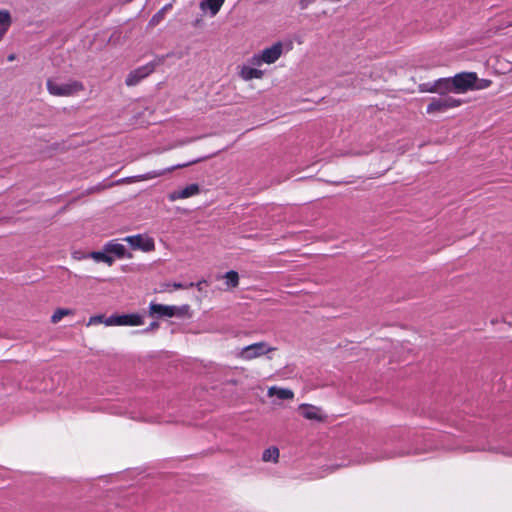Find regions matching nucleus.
I'll return each instance as SVG.
<instances>
[{
	"mask_svg": "<svg viewBox=\"0 0 512 512\" xmlns=\"http://www.w3.org/2000/svg\"><path fill=\"white\" fill-rule=\"evenodd\" d=\"M454 93L465 94L487 89L491 85L489 79L479 78L475 72H461L453 76Z\"/></svg>",
	"mask_w": 512,
	"mask_h": 512,
	"instance_id": "obj_1",
	"label": "nucleus"
},
{
	"mask_svg": "<svg viewBox=\"0 0 512 512\" xmlns=\"http://www.w3.org/2000/svg\"><path fill=\"white\" fill-rule=\"evenodd\" d=\"M236 70L238 77L245 82L261 80L267 74V70L254 55L246 62L238 65Z\"/></svg>",
	"mask_w": 512,
	"mask_h": 512,
	"instance_id": "obj_2",
	"label": "nucleus"
},
{
	"mask_svg": "<svg viewBox=\"0 0 512 512\" xmlns=\"http://www.w3.org/2000/svg\"><path fill=\"white\" fill-rule=\"evenodd\" d=\"M164 56H156L152 61L130 71L125 78V84L129 87L138 85L142 80L151 75L158 66L164 63Z\"/></svg>",
	"mask_w": 512,
	"mask_h": 512,
	"instance_id": "obj_3",
	"label": "nucleus"
},
{
	"mask_svg": "<svg viewBox=\"0 0 512 512\" xmlns=\"http://www.w3.org/2000/svg\"><path fill=\"white\" fill-rule=\"evenodd\" d=\"M47 88L50 94L59 96L85 92L83 85L75 80L50 79L47 81Z\"/></svg>",
	"mask_w": 512,
	"mask_h": 512,
	"instance_id": "obj_4",
	"label": "nucleus"
},
{
	"mask_svg": "<svg viewBox=\"0 0 512 512\" xmlns=\"http://www.w3.org/2000/svg\"><path fill=\"white\" fill-rule=\"evenodd\" d=\"M284 52L285 44L281 41H277L253 55L264 67L265 65H272L276 63L282 57Z\"/></svg>",
	"mask_w": 512,
	"mask_h": 512,
	"instance_id": "obj_5",
	"label": "nucleus"
},
{
	"mask_svg": "<svg viewBox=\"0 0 512 512\" xmlns=\"http://www.w3.org/2000/svg\"><path fill=\"white\" fill-rule=\"evenodd\" d=\"M273 350H275V348L269 346L268 343L261 341L245 346L241 349L237 356L242 360L250 361Z\"/></svg>",
	"mask_w": 512,
	"mask_h": 512,
	"instance_id": "obj_6",
	"label": "nucleus"
},
{
	"mask_svg": "<svg viewBox=\"0 0 512 512\" xmlns=\"http://www.w3.org/2000/svg\"><path fill=\"white\" fill-rule=\"evenodd\" d=\"M421 92L434 93V94H449L454 93L453 77L440 78L431 83L422 85Z\"/></svg>",
	"mask_w": 512,
	"mask_h": 512,
	"instance_id": "obj_7",
	"label": "nucleus"
},
{
	"mask_svg": "<svg viewBox=\"0 0 512 512\" xmlns=\"http://www.w3.org/2000/svg\"><path fill=\"white\" fill-rule=\"evenodd\" d=\"M123 240L127 242L134 250L150 252L155 249L153 238L144 236L142 234L127 236Z\"/></svg>",
	"mask_w": 512,
	"mask_h": 512,
	"instance_id": "obj_8",
	"label": "nucleus"
},
{
	"mask_svg": "<svg viewBox=\"0 0 512 512\" xmlns=\"http://www.w3.org/2000/svg\"><path fill=\"white\" fill-rule=\"evenodd\" d=\"M463 102L452 98H436L427 106L428 114L442 113L450 108L458 107Z\"/></svg>",
	"mask_w": 512,
	"mask_h": 512,
	"instance_id": "obj_9",
	"label": "nucleus"
},
{
	"mask_svg": "<svg viewBox=\"0 0 512 512\" xmlns=\"http://www.w3.org/2000/svg\"><path fill=\"white\" fill-rule=\"evenodd\" d=\"M199 193H200V186L196 183H193V184L187 185L186 187H184L182 189L175 190V191L169 193L168 199L173 202V201H176L179 199H186V198L193 197L195 195H198Z\"/></svg>",
	"mask_w": 512,
	"mask_h": 512,
	"instance_id": "obj_10",
	"label": "nucleus"
},
{
	"mask_svg": "<svg viewBox=\"0 0 512 512\" xmlns=\"http://www.w3.org/2000/svg\"><path fill=\"white\" fill-rule=\"evenodd\" d=\"M178 312V308L176 306H168L163 304H158L151 302L149 305V314L150 316H158V317H174Z\"/></svg>",
	"mask_w": 512,
	"mask_h": 512,
	"instance_id": "obj_11",
	"label": "nucleus"
},
{
	"mask_svg": "<svg viewBox=\"0 0 512 512\" xmlns=\"http://www.w3.org/2000/svg\"><path fill=\"white\" fill-rule=\"evenodd\" d=\"M224 2L225 0H202L199 4V8L203 13L213 17L220 11Z\"/></svg>",
	"mask_w": 512,
	"mask_h": 512,
	"instance_id": "obj_12",
	"label": "nucleus"
},
{
	"mask_svg": "<svg viewBox=\"0 0 512 512\" xmlns=\"http://www.w3.org/2000/svg\"><path fill=\"white\" fill-rule=\"evenodd\" d=\"M197 162H198V160H193V161H190V162H187V163L178 164V165L169 167V168L161 170V171H151V172H148V173H146L144 175L137 176V180L138 181H144V180H149V179H153V178H156V177H160V176L164 175L167 172H171V171H173L175 169H179V168H184V167H187V166H189L191 164H195Z\"/></svg>",
	"mask_w": 512,
	"mask_h": 512,
	"instance_id": "obj_13",
	"label": "nucleus"
},
{
	"mask_svg": "<svg viewBox=\"0 0 512 512\" xmlns=\"http://www.w3.org/2000/svg\"><path fill=\"white\" fill-rule=\"evenodd\" d=\"M104 251L108 254H114L119 259H123L127 256L125 246L115 240L107 242L104 245Z\"/></svg>",
	"mask_w": 512,
	"mask_h": 512,
	"instance_id": "obj_14",
	"label": "nucleus"
},
{
	"mask_svg": "<svg viewBox=\"0 0 512 512\" xmlns=\"http://www.w3.org/2000/svg\"><path fill=\"white\" fill-rule=\"evenodd\" d=\"M299 410L301 411L302 416L308 420H322V417L319 414V409L313 405L301 404L299 406Z\"/></svg>",
	"mask_w": 512,
	"mask_h": 512,
	"instance_id": "obj_15",
	"label": "nucleus"
},
{
	"mask_svg": "<svg viewBox=\"0 0 512 512\" xmlns=\"http://www.w3.org/2000/svg\"><path fill=\"white\" fill-rule=\"evenodd\" d=\"M143 324V318L139 314L119 315V326H139Z\"/></svg>",
	"mask_w": 512,
	"mask_h": 512,
	"instance_id": "obj_16",
	"label": "nucleus"
},
{
	"mask_svg": "<svg viewBox=\"0 0 512 512\" xmlns=\"http://www.w3.org/2000/svg\"><path fill=\"white\" fill-rule=\"evenodd\" d=\"M268 394L269 396H276L277 398L282 400H289L293 399L294 397V393L292 390L286 388H279L276 386L270 387L268 390Z\"/></svg>",
	"mask_w": 512,
	"mask_h": 512,
	"instance_id": "obj_17",
	"label": "nucleus"
},
{
	"mask_svg": "<svg viewBox=\"0 0 512 512\" xmlns=\"http://www.w3.org/2000/svg\"><path fill=\"white\" fill-rule=\"evenodd\" d=\"M88 256H89V258H91L97 262H104L109 266H112L114 263V258L112 256H110L108 253H106L105 251H103V252L93 251V252L88 253Z\"/></svg>",
	"mask_w": 512,
	"mask_h": 512,
	"instance_id": "obj_18",
	"label": "nucleus"
},
{
	"mask_svg": "<svg viewBox=\"0 0 512 512\" xmlns=\"http://www.w3.org/2000/svg\"><path fill=\"white\" fill-rule=\"evenodd\" d=\"M279 459V450L276 447H270L264 450L262 455V460L265 462L273 461L274 463L278 462Z\"/></svg>",
	"mask_w": 512,
	"mask_h": 512,
	"instance_id": "obj_19",
	"label": "nucleus"
},
{
	"mask_svg": "<svg viewBox=\"0 0 512 512\" xmlns=\"http://www.w3.org/2000/svg\"><path fill=\"white\" fill-rule=\"evenodd\" d=\"M228 288H236L239 285V275L236 271L231 270L224 275Z\"/></svg>",
	"mask_w": 512,
	"mask_h": 512,
	"instance_id": "obj_20",
	"label": "nucleus"
},
{
	"mask_svg": "<svg viewBox=\"0 0 512 512\" xmlns=\"http://www.w3.org/2000/svg\"><path fill=\"white\" fill-rule=\"evenodd\" d=\"M74 315V311L71 309H65V308H58L54 311V313L51 316V322L56 324L58 323L63 317Z\"/></svg>",
	"mask_w": 512,
	"mask_h": 512,
	"instance_id": "obj_21",
	"label": "nucleus"
},
{
	"mask_svg": "<svg viewBox=\"0 0 512 512\" xmlns=\"http://www.w3.org/2000/svg\"><path fill=\"white\" fill-rule=\"evenodd\" d=\"M194 286V283H189L187 285H184L182 283H179V282H174V283H166L163 285V289L162 291H169L171 292L172 290H179V289H187V288H191Z\"/></svg>",
	"mask_w": 512,
	"mask_h": 512,
	"instance_id": "obj_22",
	"label": "nucleus"
},
{
	"mask_svg": "<svg viewBox=\"0 0 512 512\" xmlns=\"http://www.w3.org/2000/svg\"><path fill=\"white\" fill-rule=\"evenodd\" d=\"M104 324L106 326H119V315H111L104 319Z\"/></svg>",
	"mask_w": 512,
	"mask_h": 512,
	"instance_id": "obj_23",
	"label": "nucleus"
},
{
	"mask_svg": "<svg viewBox=\"0 0 512 512\" xmlns=\"http://www.w3.org/2000/svg\"><path fill=\"white\" fill-rule=\"evenodd\" d=\"M72 258L74 260L80 261V260L89 258V256H88V253H84L82 251H73Z\"/></svg>",
	"mask_w": 512,
	"mask_h": 512,
	"instance_id": "obj_24",
	"label": "nucleus"
},
{
	"mask_svg": "<svg viewBox=\"0 0 512 512\" xmlns=\"http://www.w3.org/2000/svg\"><path fill=\"white\" fill-rule=\"evenodd\" d=\"M98 323H104V316L103 315H95L90 317L88 325L98 324Z\"/></svg>",
	"mask_w": 512,
	"mask_h": 512,
	"instance_id": "obj_25",
	"label": "nucleus"
},
{
	"mask_svg": "<svg viewBox=\"0 0 512 512\" xmlns=\"http://www.w3.org/2000/svg\"><path fill=\"white\" fill-rule=\"evenodd\" d=\"M316 0H300V8L307 9L310 5H312Z\"/></svg>",
	"mask_w": 512,
	"mask_h": 512,
	"instance_id": "obj_26",
	"label": "nucleus"
},
{
	"mask_svg": "<svg viewBox=\"0 0 512 512\" xmlns=\"http://www.w3.org/2000/svg\"><path fill=\"white\" fill-rule=\"evenodd\" d=\"M158 327H159L158 322H152L147 330H154V329H157Z\"/></svg>",
	"mask_w": 512,
	"mask_h": 512,
	"instance_id": "obj_27",
	"label": "nucleus"
},
{
	"mask_svg": "<svg viewBox=\"0 0 512 512\" xmlns=\"http://www.w3.org/2000/svg\"><path fill=\"white\" fill-rule=\"evenodd\" d=\"M203 283H206V281H200V282H198V283L196 284V286H197V288H198L199 290H201V287H202V284H203Z\"/></svg>",
	"mask_w": 512,
	"mask_h": 512,
	"instance_id": "obj_28",
	"label": "nucleus"
},
{
	"mask_svg": "<svg viewBox=\"0 0 512 512\" xmlns=\"http://www.w3.org/2000/svg\"><path fill=\"white\" fill-rule=\"evenodd\" d=\"M499 70H500L502 73H505V72H508V71H509L508 69H505V68H503V67H501V66L499 67Z\"/></svg>",
	"mask_w": 512,
	"mask_h": 512,
	"instance_id": "obj_29",
	"label": "nucleus"
}]
</instances>
